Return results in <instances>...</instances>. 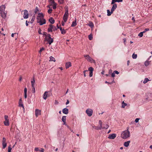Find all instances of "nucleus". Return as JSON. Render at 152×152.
<instances>
[{
  "mask_svg": "<svg viewBox=\"0 0 152 152\" xmlns=\"http://www.w3.org/2000/svg\"><path fill=\"white\" fill-rule=\"evenodd\" d=\"M37 22L39 23L40 26L45 24L46 23V20L44 18V15L42 13H39L37 17Z\"/></svg>",
  "mask_w": 152,
  "mask_h": 152,
  "instance_id": "f257e3e1",
  "label": "nucleus"
},
{
  "mask_svg": "<svg viewBox=\"0 0 152 152\" xmlns=\"http://www.w3.org/2000/svg\"><path fill=\"white\" fill-rule=\"evenodd\" d=\"M130 136L129 132L128 129L126 130L123 132L121 134V137L123 139H126L129 137Z\"/></svg>",
  "mask_w": 152,
  "mask_h": 152,
  "instance_id": "f03ea898",
  "label": "nucleus"
},
{
  "mask_svg": "<svg viewBox=\"0 0 152 152\" xmlns=\"http://www.w3.org/2000/svg\"><path fill=\"white\" fill-rule=\"evenodd\" d=\"M69 16L68 8L67 7L65 8V12L63 17V19L65 22H66Z\"/></svg>",
  "mask_w": 152,
  "mask_h": 152,
  "instance_id": "7ed1b4c3",
  "label": "nucleus"
},
{
  "mask_svg": "<svg viewBox=\"0 0 152 152\" xmlns=\"http://www.w3.org/2000/svg\"><path fill=\"white\" fill-rule=\"evenodd\" d=\"M45 39L47 41L48 43L50 45L53 42V38H51L50 35V34H48L47 35H46Z\"/></svg>",
  "mask_w": 152,
  "mask_h": 152,
  "instance_id": "20e7f679",
  "label": "nucleus"
},
{
  "mask_svg": "<svg viewBox=\"0 0 152 152\" xmlns=\"http://www.w3.org/2000/svg\"><path fill=\"white\" fill-rule=\"evenodd\" d=\"M84 57L86 58V59L88 61L93 63L94 64L96 63L95 60L93 59L90 56L88 55H84Z\"/></svg>",
  "mask_w": 152,
  "mask_h": 152,
  "instance_id": "39448f33",
  "label": "nucleus"
},
{
  "mask_svg": "<svg viewBox=\"0 0 152 152\" xmlns=\"http://www.w3.org/2000/svg\"><path fill=\"white\" fill-rule=\"evenodd\" d=\"M49 27L48 28V31L49 32H51L53 31H55L57 30L55 26H54L51 24H50L49 25Z\"/></svg>",
  "mask_w": 152,
  "mask_h": 152,
  "instance_id": "423d86ee",
  "label": "nucleus"
},
{
  "mask_svg": "<svg viewBox=\"0 0 152 152\" xmlns=\"http://www.w3.org/2000/svg\"><path fill=\"white\" fill-rule=\"evenodd\" d=\"M8 118V117L7 115H5L4 116L5 121L4 122V123L5 126H8L9 125V121Z\"/></svg>",
  "mask_w": 152,
  "mask_h": 152,
  "instance_id": "0eeeda50",
  "label": "nucleus"
},
{
  "mask_svg": "<svg viewBox=\"0 0 152 152\" xmlns=\"http://www.w3.org/2000/svg\"><path fill=\"white\" fill-rule=\"evenodd\" d=\"M86 113L89 116H91L92 115L93 110L90 109H88L86 110Z\"/></svg>",
  "mask_w": 152,
  "mask_h": 152,
  "instance_id": "6e6552de",
  "label": "nucleus"
},
{
  "mask_svg": "<svg viewBox=\"0 0 152 152\" xmlns=\"http://www.w3.org/2000/svg\"><path fill=\"white\" fill-rule=\"evenodd\" d=\"M2 144L3 149L5 148L7 146V144L6 142V139L5 137H4L2 138Z\"/></svg>",
  "mask_w": 152,
  "mask_h": 152,
  "instance_id": "1a4fd4ad",
  "label": "nucleus"
},
{
  "mask_svg": "<svg viewBox=\"0 0 152 152\" xmlns=\"http://www.w3.org/2000/svg\"><path fill=\"white\" fill-rule=\"evenodd\" d=\"M23 18L25 19H27L28 17V13L27 10H24Z\"/></svg>",
  "mask_w": 152,
  "mask_h": 152,
  "instance_id": "9d476101",
  "label": "nucleus"
},
{
  "mask_svg": "<svg viewBox=\"0 0 152 152\" xmlns=\"http://www.w3.org/2000/svg\"><path fill=\"white\" fill-rule=\"evenodd\" d=\"M7 12L6 11L0 12V15L1 17L4 19H5L7 17Z\"/></svg>",
  "mask_w": 152,
  "mask_h": 152,
  "instance_id": "9b49d317",
  "label": "nucleus"
},
{
  "mask_svg": "<svg viewBox=\"0 0 152 152\" xmlns=\"http://www.w3.org/2000/svg\"><path fill=\"white\" fill-rule=\"evenodd\" d=\"M116 136V134H110L109 135L108 137V138L110 139H114Z\"/></svg>",
  "mask_w": 152,
  "mask_h": 152,
  "instance_id": "f8f14e48",
  "label": "nucleus"
},
{
  "mask_svg": "<svg viewBox=\"0 0 152 152\" xmlns=\"http://www.w3.org/2000/svg\"><path fill=\"white\" fill-rule=\"evenodd\" d=\"M41 114V110L38 109H36L35 110V115L36 117H37L38 116L40 115Z\"/></svg>",
  "mask_w": 152,
  "mask_h": 152,
  "instance_id": "ddd939ff",
  "label": "nucleus"
},
{
  "mask_svg": "<svg viewBox=\"0 0 152 152\" xmlns=\"http://www.w3.org/2000/svg\"><path fill=\"white\" fill-rule=\"evenodd\" d=\"M19 105L20 107H22L23 108V109H24L23 104V102L21 98H20L19 99Z\"/></svg>",
  "mask_w": 152,
  "mask_h": 152,
  "instance_id": "4468645a",
  "label": "nucleus"
},
{
  "mask_svg": "<svg viewBox=\"0 0 152 152\" xmlns=\"http://www.w3.org/2000/svg\"><path fill=\"white\" fill-rule=\"evenodd\" d=\"M117 7V4H114L111 10V13H113L114 11L116 8Z\"/></svg>",
  "mask_w": 152,
  "mask_h": 152,
  "instance_id": "2eb2a0df",
  "label": "nucleus"
},
{
  "mask_svg": "<svg viewBox=\"0 0 152 152\" xmlns=\"http://www.w3.org/2000/svg\"><path fill=\"white\" fill-rule=\"evenodd\" d=\"M71 66L72 64L70 62H67L65 64L66 68V69H67L69 67Z\"/></svg>",
  "mask_w": 152,
  "mask_h": 152,
  "instance_id": "dca6fc26",
  "label": "nucleus"
},
{
  "mask_svg": "<svg viewBox=\"0 0 152 152\" xmlns=\"http://www.w3.org/2000/svg\"><path fill=\"white\" fill-rule=\"evenodd\" d=\"M5 6L4 5H2L0 7V12L5 11Z\"/></svg>",
  "mask_w": 152,
  "mask_h": 152,
  "instance_id": "f3484780",
  "label": "nucleus"
},
{
  "mask_svg": "<svg viewBox=\"0 0 152 152\" xmlns=\"http://www.w3.org/2000/svg\"><path fill=\"white\" fill-rule=\"evenodd\" d=\"M62 112L63 113L67 114L69 113V110L67 108H64L63 109Z\"/></svg>",
  "mask_w": 152,
  "mask_h": 152,
  "instance_id": "a211bd4d",
  "label": "nucleus"
},
{
  "mask_svg": "<svg viewBox=\"0 0 152 152\" xmlns=\"http://www.w3.org/2000/svg\"><path fill=\"white\" fill-rule=\"evenodd\" d=\"M58 28H59L60 30L61 31V33L62 34H64L66 33V30L61 27H59L58 26Z\"/></svg>",
  "mask_w": 152,
  "mask_h": 152,
  "instance_id": "6ab92c4d",
  "label": "nucleus"
},
{
  "mask_svg": "<svg viewBox=\"0 0 152 152\" xmlns=\"http://www.w3.org/2000/svg\"><path fill=\"white\" fill-rule=\"evenodd\" d=\"M48 91H45L44 93L43 96V98L44 99L46 100L47 99L48 97Z\"/></svg>",
  "mask_w": 152,
  "mask_h": 152,
  "instance_id": "aec40b11",
  "label": "nucleus"
},
{
  "mask_svg": "<svg viewBox=\"0 0 152 152\" xmlns=\"http://www.w3.org/2000/svg\"><path fill=\"white\" fill-rule=\"evenodd\" d=\"M130 141H128L127 142H125L124 143V145L126 147H127L129 145V144Z\"/></svg>",
  "mask_w": 152,
  "mask_h": 152,
  "instance_id": "412c9836",
  "label": "nucleus"
},
{
  "mask_svg": "<svg viewBox=\"0 0 152 152\" xmlns=\"http://www.w3.org/2000/svg\"><path fill=\"white\" fill-rule=\"evenodd\" d=\"M93 127L95 129L99 130H100L102 129V126H93Z\"/></svg>",
  "mask_w": 152,
  "mask_h": 152,
  "instance_id": "4be33fe9",
  "label": "nucleus"
},
{
  "mask_svg": "<svg viewBox=\"0 0 152 152\" xmlns=\"http://www.w3.org/2000/svg\"><path fill=\"white\" fill-rule=\"evenodd\" d=\"M49 21L51 24H53L55 22L54 20L52 18H50L49 19Z\"/></svg>",
  "mask_w": 152,
  "mask_h": 152,
  "instance_id": "5701e85b",
  "label": "nucleus"
},
{
  "mask_svg": "<svg viewBox=\"0 0 152 152\" xmlns=\"http://www.w3.org/2000/svg\"><path fill=\"white\" fill-rule=\"evenodd\" d=\"M127 105V104L124 102L123 101L122 103V106L121 107L123 108H124L125 106Z\"/></svg>",
  "mask_w": 152,
  "mask_h": 152,
  "instance_id": "b1692460",
  "label": "nucleus"
},
{
  "mask_svg": "<svg viewBox=\"0 0 152 152\" xmlns=\"http://www.w3.org/2000/svg\"><path fill=\"white\" fill-rule=\"evenodd\" d=\"M77 25V23H76V20H75V21H73L72 22V24L71 25L72 27H74L75 26Z\"/></svg>",
  "mask_w": 152,
  "mask_h": 152,
  "instance_id": "393cba45",
  "label": "nucleus"
},
{
  "mask_svg": "<svg viewBox=\"0 0 152 152\" xmlns=\"http://www.w3.org/2000/svg\"><path fill=\"white\" fill-rule=\"evenodd\" d=\"M50 61H53L54 62L56 61V60H55V58L51 56L50 57Z\"/></svg>",
  "mask_w": 152,
  "mask_h": 152,
  "instance_id": "a878e982",
  "label": "nucleus"
},
{
  "mask_svg": "<svg viewBox=\"0 0 152 152\" xmlns=\"http://www.w3.org/2000/svg\"><path fill=\"white\" fill-rule=\"evenodd\" d=\"M150 81V80H149L148 78H145L144 80L143 81V83L144 84H145L147 83L148 81Z\"/></svg>",
  "mask_w": 152,
  "mask_h": 152,
  "instance_id": "bb28decb",
  "label": "nucleus"
},
{
  "mask_svg": "<svg viewBox=\"0 0 152 152\" xmlns=\"http://www.w3.org/2000/svg\"><path fill=\"white\" fill-rule=\"evenodd\" d=\"M115 83V81L114 80V78L113 79V80L111 82H107V81L105 82V83H108V84H112L113 83Z\"/></svg>",
  "mask_w": 152,
  "mask_h": 152,
  "instance_id": "cd10ccee",
  "label": "nucleus"
},
{
  "mask_svg": "<svg viewBox=\"0 0 152 152\" xmlns=\"http://www.w3.org/2000/svg\"><path fill=\"white\" fill-rule=\"evenodd\" d=\"M132 58L133 59H136L137 57V54L133 53L132 56Z\"/></svg>",
  "mask_w": 152,
  "mask_h": 152,
  "instance_id": "c85d7f7f",
  "label": "nucleus"
},
{
  "mask_svg": "<svg viewBox=\"0 0 152 152\" xmlns=\"http://www.w3.org/2000/svg\"><path fill=\"white\" fill-rule=\"evenodd\" d=\"M150 64V61H146L144 63L145 66H148Z\"/></svg>",
  "mask_w": 152,
  "mask_h": 152,
  "instance_id": "c756f323",
  "label": "nucleus"
},
{
  "mask_svg": "<svg viewBox=\"0 0 152 152\" xmlns=\"http://www.w3.org/2000/svg\"><path fill=\"white\" fill-rule=\"evenodd\" d=\"M31 82L32 87H34V84L35 82L34 78L33 80L31 81Z\"/></svg>",
  "mask_w": 152,
  "mask_h": 152,
  "instance_id": "7c9ffc66",
  "label": "nucleus"
},
{
  "mask_svg": "<svg viewBox=\"0 0 152 152\" xmlns=\"http://www.w3.org/2000/svg\"><path fill=\"white\" fill-rule=\"evenodd\" d=\"M61 120L63 122L66 121V116H63L62 117Z\"/></svg>",
  "mask_w": 152,
  "mask_h": 152,
  "instance_id": "2f4dec72",
  "label": "nucleus"
},
{
  "mask_svg": "<svg viewBox=\"0 0 152 152\" xmlns=\"http://www.w3.org/2000/svg\"><path fill=\"white\" fill-rule=\"evenodd\" d=\"M88 39L90 40H92L93 39L92 35L91 34H90L88 36Z\"/></svg>",
  "mask_w": 152,
  "mask_h": 152,
  "instance_id": "473e14b6",
  "label": "nucleus"
},
{
  "mask_svg": "<svg viewBox=\"0 0 152 152\" xmlns=\"http://www.w3.org/2000/svg\"><path fill=\"white\" fill-rule=\"evenodd\" d=\"M107 15L108 16L110 15H111V14L112 13H111V12H110V10H107Z\"/></svg>",
  "mask_w": 152,
  "mask_h": 152,
  "instance_id": "72a5a7b5",
  "label": "nucleus"
},
{
  "mask_svg": "<svg viewBox=\"0 0 152 152\" xmlns=\"http://www.w3.org/2000/svg\"><path fill=\"white\" fill-rule=\"evenodd\" d=\"M144 33L143 32H140L139 34H138V36L140 37H142L143 35V34Z\"/></svg>",
  "mask_w": 152,
  "mask_h": 152,
  "instance_id": "f704fd0d",
  "label": "nucleus"
},
{
  "mask_svg": "<svg viewBox=\"0 0 152 152\" xmlns=\"http://www.w3.org/2000/svg\"><path fill=\"white\" fill-rule=\"evenodd\" d=\"M34 19H35V17L34 16H33L32 18H31V19L30 21V23H33L34 21Z\"/></svg>",
  "mask_w": 152,
  "mask_h": 152,
  "instance_id": "c9c22d12",
  "label": "nucleus"
},
{
  "mask_svg": "<svg viewBox=\"0 0 152 152\" xmlns=\"http://www.w3.org/2000/svg\"><path fill=\"white\" fill-rule=\"evenodd\" d=\"M88 70L90 71V72H93L94 69L92 67H90L88 68Z\"/></svg>",
  "mask_w": 152,
  "mask_h": 152,
  "instance_id": "e433bc0d",
  "label": "nucleus"
},
{
  "mask_svg": "<svg viewBox=\"0 0 152 152\" xmlns=\"http://www.w3.org/2000/svg\"><path fill=\"white\" fill-rule=\"evenodd\" d=\"M109 126L107 124H106L105 125V126L103 127H102V129H107V128H108V127H109Z\"/></svg>",
  "mask_w": 152,
  "mask_h": 152,
  "instance_id": "4c0bfd02",
  "label": "nucleus"
},
{
  "mask_svg": "<svg viewBox=\"0 0 152 152\" xmlns=\"http://www.w3.org/2000/svg\"><path fill=\"white\" fill-rule=\"evenodd\" d=\"M38 11H39L38 8V7H36V8H35V11H34L35 13V14L37 13V12H38Z\"/></svg>",
  "mask_w": 152,
  "mask_h": 152,
  "instance_id": "58836bf2",
  "label": "nucleus"
},
{
  "mask_svg": "<svg viewBox=\"0 0 152 152\" xmlns=\"http://www.w3.org/2000/svg\"><path fill=\"white\" fill-rule=\"evenodd\" d=\"M64 0H58V3L60 4H61L63 3Z\"/></svg>",
  "mask_w": 152,
  "mask_h": 152,
  "instance_id": "ea45409f",
  "label": "nucleus"
},
{
  "mask_svg": "<svg viewBox=\"0 0 152 152\" xmlns=\"http://www.w3.org/2000/svg\"><path fill=\"white\" fill-rule=\"evenodd\" d=\"M12 148L10 145L8 147V152H11Z\"/></svg>",
  "mask_w": 152,
  "mask_h": 152,
  "instance_id": "a19ab883",
  "label": "nucleus"
},
{
  "mask_svg": "<svg viewBox=\"0 0 152 152\" xmlns=\"http://www.w3.org/2000/svg\"><path fill=\"white\" fill-rule=\"evenodd\" d=\"M56 5H57V4L56 3L53 4V9H56Z\"/></svg>",
  "mask_w": 152,
  "mask_h": 152,
  "instance_id": "79ce46f5",
  "label": "nucleus"
},
{
  "mask_svg": "<svg viewBox=\"0 0 152 152\" xmlns=\"http://www.w3.org/2000/svg\"><path fill=\"white\" fill-rule=\"evenodd\" d=\"M52 9L50 8V9H49L48 11V13L49 14H50L52 13Z\"/></svg>",
  "mask_w": 152,
  "mask_h": 152,
  "instance_id": "37998d69",
  "label": "nucleus"
},
{
  "mask_svg": "<svg viewBox=\"0 0 152 152\" xmlns=\"http://www.w3.org/2000/svg\"><path fill=\"white\" fill-rule=\"evenodd\" d=\"M49 1L50 3L51 4H53L55 3L54 0H49Z\"/></svg>",
  "mask_w": 152,
  "mask_h": 152,
  "instance_id": "c03bdc74",
  "label": "nucleus"
},
{
  "mask_svg": "<svg viewBox=\"0 0 152 152\" xmlns=\"http://www.w3.org/2000/svg\"><path fill=\"white\" fill-rule=\"evenodd\" d=\"M45 48L42 47V48H40V50L39 51V52L40 53H41L43 50H44Z\"/></svg>",
  "mask_w": 152,
  "mask_h": 152,
  "instance_id": "a18cd8bd",
  "label": "nucleus"
},
{
  "mask_svg": "<svg viewBox=\"0 0 152 152\" xmlns=\"http://www.w3.org/2000/svg\"><path fill=\"white\" fill-rule=\"evenodd\" d=\"M89 26L91 28L94 27L93 24L92 23H90L89 24Z\"/></svg>",
  "mask_w": 152,
  "mask_h": 152,
  "instance_id": "49530a36",
  "label": "nucleus"
},
{
  "mask_svg": "<svg viewBox=\"0 0 152 152\" xmlns=\"http://www.w3.org/2000/svg\"><path fill=\"white\" fill-rule=\"evenodd\" d=\"M99 124L100 125V126H102V122L101 120H100L99 121Z\"/></svg>",
  "mask_w": 152,
  "mask_h": 152,
  "instance_id": "de8ad7c7",
  "label": "nucleus"
},
{
  "mask_svg": "<svg viewBox=\"0 0 152 152\" xmlns=\"http://www.w3.org/2000/svg\"><path fill=\"white\" fill-rule=\"evenodd\" d=\"M32 92L33 93H34L35 92V88L34 87H32Z\"/></svg>",
  "mask_w": 152,
  "mask_h": 152,
  "instance_id": "09e8293b",
  "label": "nucleus"
},
{
  "mask_svg": "<svg viewBox=\"0 0 152 152\" xmlns=\"http://www.w3.org/2000/svg\"><path fill=\"white\" fill-rule=\"evenodd\" d=\"M117 0H112L111 2L112 4H114L115 2H117Z\"/></svg>",
  "mask_w": 152,
  "mask_h": 152,
  "instance_id": "8fccbe9b",
  "label": "nucleus"
},
{
  "mask_svg": "<svg viewBox=\"0 0 152 152\" xmlns=\"http://www.w3.org/2000/svg\"><path fill=\"white\" fill-rule=\"evenodd\" d=\"M88 72V70H84V72H83L84 76L85 77H86V72Z\"/></svg>",
  "mask_w": 152,
  "mask_h": 152,
  "instance_id": "3c124183",
  "label": "nucleus"
},
{
  "mask_svg": "<svg viewBox=\"0 0 152 152\" xmlns=\"http://www.w3.org/2000/svg\"><path fill=\"white\" fill-rule=\"evenodd\" d=\"M34 150H35V151H39V148H37V147L35 148L34 149Z\"/></svg>",
  "mask_w": 152,
  "mask_h": 152,
  "instance_id": "603ef678",
  "label": "nucleus"
},
{
  "mask_svg": "<svg viewBox=\"0 0 152 152\" xmlns=\"http://www.w3.org/2000/svg\"><path fill=\"white\" fill-rule=\"evenodd\" d=\"M149 30V28H145V30L144 31H143V32L145 33V32L147 31H148Z\"/></svg>",
  "mask_w": 152,
  "mask_h": 152,
  "instance_id": "864d4df0",
  "label": "nucleus"
},
{
  "mask_svg": "<svg viewBox=\"0 0 152 152\" xmlns=\"http://www.w3.org/2000/svg\"><path fill=\"white\" fill-rule=\"evenodd\" d=\"M139 120V118H137L135 119V122L136 123H137L138 122Z\"/></svg>",
  "mask_w": 152,
  "mask_h": 152,
  "instance_id": "5fc2aeb1",
  "label": "nucleus"
},
{
  "mask_svg": "<svg viewBox=\"0 0 152 152\" xmlns=\"http://www.w3.org/2000/svg\"><path fill=\"white\" fill-rule=\"evenodd\" d=\"M93 75V72H90L89 73V76L90 77H91Z\"/></svg>",
  "mask_w": 152,
  "mask_h": 152,
  "instance_id": "6e6d98bb",
  "label": "nucleus"
},
{
  "mask_svg": "<svg viewBox=\"0 0 152 152\" xmlns=\"http://www.w3.org/2000/svg\"><path fill=\"white\" fill-rule=\"evenodd\" d=\"M113 72L115 74H118L119 73V72L117 70H115Z\"/></svg>",
  "mask_w": 152,
  "mask_h": 152,
  "instance_id": "4d7b16f0",
  "label": "nucleus"
},
{
  "mask_svg": "<svg viewBox=\"0 0 152 152\" xmlns=\"http://www.w3.org/2000/svg\"><path fill=\"white\" fill-rule=\"evenodd\" d=\"M115 74L114 72H113L111 75V77H114L115 76Z\"/></svg>",
  "mask_w": 152,
  "mask_h": 152,
  "instance_id": "13d9d810",
  "label": "nucleus"
},
{
  "mask_svg": "<svg viewBox=\"0 0 152 152\" xmlns=\"http://www.w3.org/2000/svg\"><path fill=\"white\" fill-rule=\"evenodd\" d=\"M41 32V30L40 28H39L38 30V33L39 34H42V33Z\"/></svg>",
  "mask_w": 152,
  "mask_h": 152,
  "instance_id": "bf43d9fd",
  "label": "nucleus"
},
{
  "mask_svg": "<svg viewBox=\"0 0 152 152\" xmlns=\"http://www.w3.org/2000/svg\"><path fill=\"white\" fill-rule=\"evenodd\" d=\"M24 97L25 99H26L27 98V93H24Z\"/></svg>",
  "mask_w": 152,
  "mask_h": 152,
  "instance_id": "052dcab7",
  "label": "nucleus"
},
{
  "mask_svg": "<svg viewBox=\"0 0 152 152\" xmlns=\"http://www.w3.org/2000/svg\"><path fill=\"white\" fill-rule=\"evenodd\" d=\"M27 89L26 88H25L24 89V93H27Z\"/></svg>",
  "mask_w": 152,
  "mask_h": 152,
  "instance_id": "680f3d73",
  "label": "nucleus"
},
{
  "mask_svg": "<svg viewBox=\"0 0 152 152\" xmlns=\"http://www.w3.org/2000/svg\"><path fill=\"white\" fill-rule=\"evenodd\" d=\"M40 152H44V149L43 148H41V150H39V151Z\"/></svg>",
  "mask_w": 152,
  "mask_h": 152,
  "instance_id": "e2e57ef3",
  "label": "nucleus"
},
{
  "mask_svg": "<svg viewBox=\"0 0 152 152\" xmlns=\"http://www.w3.org/2000/svg\"><path fill=\"white\" fill-rule=\"evenodd\" d=\"M63 122V123H64V124H64V125H66V126H67V127H68V128H69V126H68L67 125V124H66V121H64V122Z\"/></svg>",
  "mask_w": 152,
  "mask_h": 152,
  "instance_id": "0e129e2a",
  "label": "nucleus"
},
{
  "mask_svg": "<svg viewBox=\"0 0 152 152\" xmlns=\"http://www.w3.org/2000/svg\"><path fill=\"white\" fill-rule=\"evenodd\" d=\"M69 100L68 99H67V101L66 103V104L67 105V104H69Z\"/></svg>",
  "mask_w": 152,
  "mask_h": 152,
  "instance_id": "69168bd1",
  "label": "nucleus"
},
{
  "mask_svg": "<svg viewBox=\"0 0 152 152\" xmlns=\"http://www.w3.org/2000/svg\"><path fill=\"white\" fill-rule=\"evenodd\" d=\"M64 22L62 21L61 23V24L62 26H64Z\"/></svg>",
  "mask_w": 152,
  "mask_h": 152,
  "instance_id": "338daca9",
  "label": "nucleus"
},
{
  "mask_svg": "<svg viewBox=\"0 0 152 152\" xmlns=\"http://www.w3.org/2000/svg\"><path fill=\"white\" fill-rule=\"evenodd\" d=\"M117 2H121L123 1L122 0H117Z\"/></svg>",
  "mask_w": 152,
  "mask_h": 152,
  "instance_id": "774afa93",
  "label": "nucleus"
}]
</instances>
